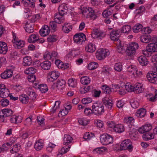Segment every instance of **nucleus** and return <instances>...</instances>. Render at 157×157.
<instances>
[{
	"instance_id": "nucleus-1",
	"label": "nucleus",
	"mask_w": 157,
	"mask_h": 157,
	"mask_svg": "<svg viewBox=\"0 0 157 157\" xmlns=\"http://www.w3.org/2000/svg\"><path fill=\"white\" fill-rule=\"evenodd\" d=\"M67 5L65 3L61 5L59 7V12L56 13L55 15V21L58 23L61 24L64 22V18L63 15L67 13L68 8Z\"/></svg>"
},
{
	"instance_id": "nucleus-2",
	"label": "nucleus",
	"mask_w": 157,
	"mask_h": 157,
	"mask_svg": "<svg viewBox=\"0 0 157 157\" xmlns=\"http://www.w3.org/2000/svg\"><path fill=\"white\" fill-rule=\"evenodd\" d=\"M81 10L82 15L86 18H89L91 20H94L98 17L97 14L91 7H81Z\"/></svg>"
},
{
	"instance_id": "nucleus-3",
	"label": "nucleus",
	"mask_w": 157,
	"mask_h": 157,
	"mask_svg": "<svg viewBox=\"0 0 157 157\" xmlns=\"http://www.w3.org/2000/svg\"><path fill=\"white\" fill-rule=\"evenodd\" d=\"M157 52V44L155 43L148 44L146 47V49L142 51V53L147 57L151 56L152 53Z\"/></svg>"
},
{
	"instance_id": "nucleus-4",
	"label": "nucleus",
	"mask_w": 157,
	"mask_h": 157,
	"mask_svg": "<svg viewBox=\"0 0 157 157\" xmlns=\"http://www.w3.org/2000/svg\"><path fill=\"white\" fill-rule=\"evenodd\" d=\"M139 46L136 43L131 42L128 46V59L133 60L136 50Z\"/></svg>"
},
{
	"instance_id": "nucleus-5",
	"label": "nucleus",
	"mask_w": 157,
	"mask_h": 157,
	"mask_svg": "<svg viewBox=\"0 0 157 157\" xmlns=\"http://www.w3.org/2000/svg\"><path fill=\"white\" fill-rule=\"evenodd\" d=\"M144 90L142 84L140 83H137L134 86L128 85V92H134L136 94H139L141 93Z\"/></svg>"
},
{
	"instance_id": "nucleus-6",
	"label": "nucleus",
	"mask_w": 157,
	"mask_h": 157,
	"mask_svg": "<svg viewBox=\"0 0 157 157\" xmlns=\"http://www.w3.org/2000/svg\"><path fill=\"white\" fill-rule=\"evenodd\" d=\"M110 54L109 50L107 49L100 48L96 53L97 58L98 59L101 60L105 59Z\"/></svg>"
},
{
	"instance_id": "nucleus-7",
	"label": "nucleus",
	"mask_w": 157,
	"mask_h": 157,
	"mask_svg": "<svg viewBox=\"0 0 157 157\" xmlns=\"http://www.w3.org/2000/svg\"><path fill=\"white\" fill-rule=\"evenodd\" d=\"M113 148L115 151H117L127 150L128 149V140H123L120 144L114 145Z\"/></svg>"
},
{
	"instance_id": "nucleus-8",
	"label": "nucleus",
	"mask_w": 157,
	"mask_h": 157,
	"mask_svg": "<svg viewBox=\"0 0 157 157\" xmlns=\"http://www.w3.org/2000/svg\"><path fill=\"white\" fill-rule=\"evenodd\" d=\"M101 143L104 145H107L113 143V139L110 135L107 134H104L100 136Z\"/></svg>"
},
{
	"instance_id": "nucleus-9",
	"label": "nucleus",
	"mask_w": 157,
	"mask_h": 157,
	"mask_svg": "<svg viewBox=\"0 0 157 157\" xmlns=\"http://www.w3.org/2000/svg\"><path fill=\"white\" fill-rule=\"evenodd\" d=\"M134 122V119L133 117H128V123L130 124V126L129 125H128L129 128H130V130L128 131L129 132V136L130 138L132 139H134L135 137L136 134V129L134 128L133 126V124Z\"/></svg>"
},
{
	"instance_id": "nucleus-10",
	"label": "nucleus",
	"mask_w": 157,
	"mask_h": 157,
	"mask_svg": "<svg viewBox=\"0 0 157 157\" xmlns=\"http://www.w3.org/2000/svg\"><path fill=\"white\" fill-rule=\"evenodd\" d=\"M73 40L75 43L77 44H82L83 41L86 40V36L84 33H79L74 36Z\"/></svg>"
},
{
	"instance_id": "nucleus-11",
	"label": "nucleus",
	"mask_w": 157,
	"mask_h": 157,
	"mask_svg": "<svg viewBox=\"0 0 157 157\" xmlns=\"http://www.w3.org/2000/svg\"><path fill=\"white\" fill-rule=\"evenodd\" d=\"M92 37L94 38H98L102 39L104 38L105 34V32L98 29H96L93 31L91 34Z\"/></svg>"
},
{
	"instance_id": "nucleus-12",
	"label": "nucleus",
	"mask_w": 157,
	"mask_h": 157,
	"mask_svg": "<svg viewBox=\"0 0 157 157\" xmlns=\"http://www.w3.org/2000/svg\"><path fill=\"white\" fill-rule=\"evenodd\" d=\"M10 95V92L4 84H0V96L2 98L7 97Z\"/></svg>"
},
{
	"instance_id": "nucleus-13",
	"label": "nucleus",
	"mask_w": 157,
	"mask_h": 157,
	"mask_svg": "<svg viewBox=\"0 0 157 157\" xmlns=\"http://www.w3.org/2000/svg\"><path fill=\"white\" fill-rule=\"evenodd\" d=\"M59 74L58 71H53L48 73L47 81L48 82H52L56 80L59 77Z\"/></svg>"
},
{
	"instance_id": "nucleus-14",
	"label": "nucleus",
	"mask_w": 157,
	"mask_h": 157,
	"mask_svg": "<svg viewBox=\"0 0 157 157\" xmlns=\"http://www.w3.org/2000/svg\"><path fill=\"white\" fill-rule=\"evenodd\" d=\"M117 46V51L119 53H123L125 52L127 53L128 50V46L124 45V44L122 45L121 41H118L116 43Z\"/></svg>"
},
{
	"instance_id": "nucleus-15",
	"label": "nucleus",
	"mask_w": 157,
	"mask_h": 157,
	"mask_svg": "<svg viewBox=\"0 0 157 157\" xmlns=\"http://www.w3.org/2000/svg\"><path fill=\"white\" fill-rule=\"evenodd\" d=\"M13 113V111L10 109H4L0 111V118L3 119L5 117H9Z\"/></svg>"
},
{
	"instance_id": "nucleus-16",
	"label": "nucleus",
	"mask_w": 157,
	"mask_h": 157,
	"mask_svg": "<svg viewBox=\"0 0 157 157\" xmlns=\"http://www.w3.org/2000/svg\"><path fill=\"white\" fill-rule=\"evenodd\" d=\"M136 74V68L133 65H131L128 67V76L129 78H134Z\"/></svg>"
},
{
	"instance_id": "nucleus-17",
	"label": "nucleus",
	"mask_w": 157,
	"mask_h": 157,
	"mask_svg": "<svg viewBox=\"0 0 157 157\" xmlns=\"http://www.w3.org/2000/svg\"><path fill=\"white\" fill-rule=\"evenodd\" d=\"M152 129L151 124H146L140 127L139 129V132L141 134L149 132Z\"/></svg>"
},
{
	"instance_id": "nucleus-18",
	"label": "nucleus",
	"mask_w": 157,
	"mask_h": 157,
	"mask_svg": "<svg viewBox=\"0 0 157 157\" xmlns=\"http://www.w3.org/2000/svg\"><path fill=\"white\" fill-rule=\"evenodd\" d=\"M13 43L15 44V47L18 49H20L23 47L25 45V42L22 40H17V39L16 36V34L13 33Z\"/></svg>"
},
{
	"instance_id": "nucleus-19",
	"label": "nucleus",
	"mask_w": 157,
	"mask_h": 157,
	"mask_svg": "<svg viewBox=\"0 0 157 157\" xmlns=\"http://www.w3.org/2000/svg\"><path fill=\"white\" fill-rule=\"evenodd\" d=\"M147 77L150 82L154 84H157V75L156 72H152L147 75Z\"/></svg>"
},
{
	"instance_id": "nucleus-20",
	"label": "nucleus",
	"mask_w": 157,
	"mask_h": 157,
	"mask_svg": "<svg viewBox=\"0 0 157 157\" xmlns=\"http://www.w3.org/2000/svg\"><path fill=\"white\" fill-rule=\"evenodd\" d=\"M66 83L65 81L63 79H59L57 81V83H54L53 85V88L55 89L57 88L58 89H61L64 87Z\"/></svg>"
},
{
	"instance_id": "nucleus-21",
	"label": "nucleus",
	"mask_w": 157,
	"mask_h": 157,
	"mask_svg": "<svg viewBox=\"0 0 157 157\" xmlns=\"http://www.w3.org/2000/svg\"><path fill=\"white\" fill-rule=\"evenodd\" d=\"M11 67H12L11 69L7 70L1 74V77L2 78L7 79L12 76L13 72L12 69H13L14 67L12 66H11Z\"/></svg>"
},
{
	"instance_id": "nucleus-22",
	"label": "nucleus",
	"mask_w": 157,
	"mask_h": 157,
	"mask_svg": "<svg viewBox=\"0 0 157 157\" xmlns=\"http://www.w3.org/2000/svg\"><path fill=\"white\" fill-rule=\"evenodd\" d=\"M29 20L27 21L25 23V31L28 33H32L33 32L34 24L33 23Z\"/></svg>"
},
{
	"instance_id": "nucleus-23",
	"label": "nucleus",
	"mask_w": 157,
	"mask_h": 157,
	"mask_svg": "<svg viewBox=\"0 0 157 157\" xmlns=\"http://www.w3.org/2000/svg\"><path fill=\"white\" fill-rule=\"evenodd\" d=\"M119 32L118 30H113L110 34L111 39L113 41H116L117 42L118 41H121L119 40L120 36Z\"/></svg>"
},
{
	"instance_id": "nucleus-24",
	"label": "nucleus",
	"mask_w": 157,
	"mask_h": 157,
	"mask_svg": "<svg viewBox=\"0 0 157 157\" xmlns=\"http://www.w3.org/2000/svg\"><path fill=\"white\" fill-rule=\"evenodd\" d=\"M50 32V30L48 26L47 25L44 26L40 30V35L43 36H45L48 35Z\"/></svg>"
},
{
	"instance_id": "nucleus-25",
	"label": "nucleus",
	"mask_w": 157,
	"mask_h": 157,
	"mask_svg": "<svg viewBox=\"0 0 157 157\" xmlns=\"http://www.w3.org/2000/svg\"><path fill=\"white\" fill-rule=\"evenodd\" d=\"M36 0H22V2L26 6L34 8L35 7Z\"/></svg>"
},
{
	"instance_id": "nucleus-26",
	"label": "nucleus",
	"mask_w": 157,
	"mask_h": 157,
	"mask_svg": "<svg viewBox=\"0 0 157 157\" xmlns=\"http://www.w3.org/2000/svg\"><path fill=\"white\" fill-rule=\"evenodd\" d=\"M44 146L43 141L41 140H39L36 141L34 145V148L37 151L41 150Z\"/></svg>"
},
{
	"instance_id": "nucleus-27",
	"label": "nucleus",
	"mask_w": 157,
	"mask_h": 157,
	"mask_svg": "<svg viewBox=\"0 0 157 157\" xmlns=\"http://www.w3.org/2000/svg\"><path fill=\"white\" fill-rule=\"evenodd\" d=\"M8 50L7 45L5 42L0 41V53L6 54Z\"/></svg>"
},
{
	"instance_id": "nucleus-28",
	"label": "nucleus",
	"mask_w": 157,
	"mask_h": 157,
	"mask_svg": "<svg viewBox=\"0 0 157 157\" xmlns=\"http://www.w3.org/2000/svg\"><path fill=\"white\" fill-rule=\"evenodd\" d=\"M113 130L116 132L121 133L124 130V126L121 124H117L114 126Z\"/></svg>"
},
{
	"instance_id": "nucleus-29",
	"label": "nucleus",
	"mask_w": 157,
	"mask_h": 157,
	"mask_svg": "<svg viewBox=\"0 0 157 157\" xmlns=\"http://www.w3.org/2000/svg\"><path fill=\"white\" fill-rule=\"evenodd\" d=\"M72 26L70 23H65L62 27L63 31L65 33H69L72 29Z\"/></svg>"
},
{
	"instance_id": "nucleus-30",
	"label": "nucleus",
	"mask_w": 157,
	"mask_h": 157,
	"mask_svg": "<svg viewBox=\"0 0 157 157\" xmlns=\"http://www.w3.org/2000/svg\"><path fill=\"white\" fill-rule=\"evenodd\" d=\"M32 60L31 58L29 56H26L24 58L23 65L25 66H29L32 63Z\"/></svg>"
},
{
	"instance_id": "nucleus-31",
	"label": "nucleus",
	"mask_w": 157,
	"mask_h": 157,
	"mask_svg": "<svg viewBox=\"0 0 157 157\" xmlns=\"http://www.w3.org/2000/svg\"><path fill=\"white\" fill-rule=\"evenodd\" d=\"M96 48L95 45L92 43L88 44L85 47L86 51L91 53L94 52L96 50Z\"/></svg>"
},
{
	"instance_id": "nucleus-32",
	"label": "nucleus",
	"mask_w": 157,
	"mask_h": 157,
	"mask_svg": "<svg viewBox=\"0 0 157 157\" xmlns=\"http://www.w3.org/2000/svg\"><path fill=\"white\" fill-rule=\"evenodd\" d=\"M138 60L139 63L142 66H145L148 63V61L146 57L143 56H141L138 57Z\"/></svg>"
},
{
	"instance_id": "nucleus-33",
	"label": "nucleus",
	"mask_w": 157,
	"mask_h": 157,
	"mask_svg": "<svg viewBox=\"0 0 157 157\" xmlns=\"http://www.w3.org/2000/svg\"><path fill=\"white\" fill-rule=\"evenodd\" d=\"M72 140V138L70 135L65 134L64 135L63 139V144L65 145H68L71 143Z\"/></svg>"
},
{
	"instance_id": "nucleus-34",
	"label": "nucleus",
	"mask_w": 157,
	"mask_h": 157,
	"mask_svg": "<svg viewBox=\"0 0 157 157\" xmlns=\"http://www.w3.org/2000/svg\"><path fill=\"white\" fill-rule=\"evenodd\" d=\"M25 91L26 93L30 97V98L33 99L36 98V95L35 93L33 91L31 88L30 87L26 88Z\"/></svg>"
},
{
	"instance_id": "nucleus-35",
	"label": "nucleus",
	"mask_w": 157,
	"mask_h": 157,
	"mask_svg": "<svg viewBox=\"0 0 157 157\" xmlns=\"http://www.w3.org/2000/svg\"><path fill=\"white\" fill-rule=\"evenodd\" d=\"M51 63L48 61H44L40 64L41 67L44 70H48L50 69L51 66Z\"/></svg>"
},
{
	"instance_id": "nucleus-36",
	"label": "nucleus",
	"mask_w": 157,
	"mask_h": 157,
	"mask_svg": "<svg viewBox=\"0 0 157 157\" xmlns=\"http://www.w3.org/2000/svg\"><path fill=\"white\" fill-rule=\"evenodd\" d=\"M140 40L142 43H147L151 40V37L149 35H143L140 37Z\"/></svg>"
},
{
	"instance_id": "nucleus-37",
	"label": "nucleus",
	"mask_w": 157,
	"mask_h": 157,
	"mask_svg": "<svg viewBox=\"0 0 157 157\" xmlns=\"http://www.w3.org/2000/svg\"><path fill=\"white\" fill-rule=\"evenodd\" d=\"M80 82L83 85H88L90 82V78L87 76H83L81 78Z\"/></svg>"
},
{
	"instance_id": "nucleus-38",
	"label": "nucleus",
	"mask_w": 157,
	"mask_h": 157,
	"mask_svg": "<svg viewBox=\"0 0 157 157\" xmlns=\"http://www.w3.org/2000/svg\"><path fill=\"white\" fill-rule=\"evenodd\" d=\"M143 138L145 140H148L154 139V134L151 132H147L143 135Z\"/></svg>"
},
{
	"instance_id": "nucleus-39",
	"label": "nucleus",
	"mask_w": 157,
	"mask_h": 157,
	"mask_svg": "<svg viewBox=\"0 0 157 157\" xmlns=\"http://www.w3.org/2000/svg\"><path fill=\"white\" fill-rule=\"evenodd\" d=\"M146 113L145 109H139L136 113V115L138 117H142L144 116Z\"/></svg>"
},
{
	"instance_id": "nucleus-40",
	"label": "nucleus",
	"mask_w": 157,
	"mask_h": 157,
	"mask_svg": "<svg viewBox=\"0 0 157 157\" xmlns=\"http://www.w3.org/2000/svg\"><path fill=\"white\" fill-rule=\"evenodd\" d=\"M39 39V37L38 35L33 34L29 36L28 39V41L29 43H33L38 41Z\"/></svg>"
},
{
	"instance_id": "nucleus-41",
	"label": "nucleus",
	"mask_w": 157,
	"mask_h": 157,
	"mask_svg": "<svg viewBox=\"0 0 157 157\" xmlns=\"http://www.w3.org/2000/svg\"><path fill=\"white\" fill-rule=\"evenodd\" d=\"M19 99L20 101L23 104H26L29 101V97L25 94H22L20 95Z\"/></svg>"
},
{
	"instance_id": "nucleus-42",
	"label": "nucleus",
	"mask_w": 157,
	"mask_h": 157,
	"mask_svg": "<svg viewBox=\"0 0 157 157\" xmlns=\"http://www.w3.org/2000/svg\"><path fill=\"white\" fill-rule=\"evenodd\" d=\"M113 10L110 9H107L105 10L102 13V15L104 17H107L113 13Z\"/></svg>"
},
{
	"instance_id": "nucleus-43",
	"label": "nucleus",
	"mask_w": 157,
	"mask_h": 157,
	"mask_svg": "<svg viewBox=\"0 0 157 157\" xmlns=\"http://www.w3.org/2000/svg\"><path fill=\"white\" fill-rule=\"evenodd\" d=\"M92 114L96 115H100L104 112V109H92Z\"/></svg>"
},
{
	"instance_id": "nucleus-44",
	"label": "nucleus",
	"mask_w": 157,
	"mask_h": 157,
	"mask_svg": "<svg viewBox=\"0 0 157 157\" xmlns=\"http://www.w3.org/2000/svg\"><path fill=\"white\" fill-rule=\"evenodd\" d=\"M36 70L34 67H30L26 68L25 72L26 74L34 75L36 72Z\"/></svg>"
},
{
	"instance_id": "nucleus-45",
	"label": "nucleus",
	"mask_w": 157,
	"mask_h": 157,
	"mask_svg": "<svg viewBox=\"0 0 157 157\" xmlns=\"http://www.w3.org/2000/svg\"><path fill=\"white\" fill-rule=\"evenodd\" d=\"M68 83L69 86L74 87L76 85L77 80L74 78H70L68 81Z\"/></svg>"
},
{
	"instance_id": "nucleus-46",
	"label": "nucleus",
	"mask_w": 157,
	"mask_h": 157,
	"mask_svg": "<svg viewBox=\"0 0 157 157\" xmlns=\"http://www.w3.org/2000/svg\"><path fill=\"white\" fill-rule=\"evenodd\" d=\"M94 136V134L91 132H86L83 136V138L86 140H88Z\"/></svg>"
},
{
	"instance_id": "nucleus-47",
	"label": "nucleus",
	"mask_w": 157,
	"mask_h": 157,
	"mask_svg": "<svg viewBox=\"0 0 157 157\" xmlns=\"http://www.w3.org/2000/svg\"><path fill=\"white\" fill-rule=\"evenodd\" d=\"M98 66V64L97 63L92 62L88 65V68L90 70H92L97 68Z\"/></svg>"
},
{
	"instance_id": "nucleus-48",
	"label": "nucleus",
	"mask_w": 157,
	"mask_h": 157,
	"mask_svg": "<svg viewBox=\"0 0 157 157\" xmlns=\"http://www.w3.org/2000/svg\"><path fill=\"white\" fill-rule=\"evenodd\" d=\"M143 26L140 24H137L132 28L133 31L135 33H137L142 29Z\"/></svg>"
},
{
	"instance_id": "nucleus-49",
	"label": "nucleus",
	"mask_w": 157,
	"mask_h": 157,
	"mask_svg": "<svg viewBox=\"0 0 157 157\" xmlns=\"http://www.w3.org/2000/svg\"><path fill=\"white\" fill-rule=\"evenodd\" d=\"M11 145V144L9 143H5L0 146L2 152H4L7 151Z\"/></svg>"
},
{
	"instance_id": "nucleus-50",
	"label": "nucleus",
	"mask_w": 157,
	"mask_h": 157,
	"mask_svg": "<svg viewBox=\"0 0 157 157\" xmlns=\"http://www.w3.org/2000/svg\"><path fill=\"white\" fill-rule=\"evenodd\" d=\"M58 37L56 35H52L49 36L47 38V40L49 42H53L56 41L58 40Z\"/></svg>"
},
{
	"instance_id": "nucleus-51",
	"label": "nucleus",
	"mask_w": 157,
	"mask_h": 157,
	"mask_svg": "<svg viewBox=\"0 0 157 157\" xmlns=\"http://www.w3.org/2000/svg\"><path fill=\"white\" fill-rule=\"evenodd\" d=\"M51 53V60L53 61L56 59H58L59 57L57 52L55 51H52Z\"/></svg>"
},
{
	"instance_id": "nucleus-52",
	"label": "nucleus",
	"mask_w": 157,
	"mask_h": 157,
	"mask_svg": "<svg viewBox=\"0 0 157 157\" xmlns=\"http://www.w3.org/2000/svg\"><path fill=\"white\" fill-rule=\"evenodd\" d=\"M103 105H104L105 107L112 108L113 105V102L110 100H106L104 102Z\"/></svg>"
},
{
	"instance_id": "nucleus-53",
	"label": "nucleus",
	"mask_w": 157,
	"mask_h": 157,
	"mask_svg": "<svg viewBox=\"0 0 157 157\" xmlns=\"http://www.w3.org/2000/svg\"><path fill=\"white\" fill-rule=\"evenodd\" d=\"M89 122V121L85 118H79L78 120V122L79 124L82 125H86Z\"/></svg>"
},
{
	"instance_id": "nucleus-54",
	"label": "nucleus",
	"mask_w": 157,
	"mask_h": 157,
	"mask_svg": "<svg viewBox=\"0 0 157 157\" xmlns=\"http://www.w3.org/2000/svg\"><path fill=\"white\" fill-rule=\"evenodd\" d=\"M42 93L46 92L48 90V87L46 85L41 84L39 89Z\"/></svg>"
},
{
	"instance_id": "nucleus-55",
	"label": "nucleus",
	"mask_w": 157,
	"mask_h": 157,
	"mask_svg": "<svg viewBox=\"0 0 157 157\" xmlns=\"http://www.w3.org/2000/svg\"><path fill=\"white\" fill-rule=\"evenodd\" d=\"M114 69L115 71L118 72L121 71L122 69V65L121 63H117L115 64Z\"/></svg>"
},
{
	"instance_id": "nucleus-56",
	"label": "nucleus",
	"mask_w": 157,
	"mask_h": 157,
	"mask_svg": "<svg viewBox=\"0 0 157 157\" xmlns=\"http://www.w3.org/2000/svg\"><path fill=\"white\" fill-rule=\"evenodd\" d=\"M54 21H52L50 22V25L51 26L52 29L53 31H55L57 29V25L56 23H58L55 21V16H54Z\"/></svg>"
},
{
	"instance_id": "nucleus-57",
	"label": "nucleus",
	"mask_w": 157,
	"mask_h": 157,
	"mask_svg": "<svg viewBox=\"0 0 157 157\" xmlns=\"http://www.w3.org/2000/svg\"><path fill=\"white\" fill-rule=\"evenodd\" d=\"M145 10V9L144 6H140L136 10L135 12L137 14H140L144 12Z\"/></svg>"
},
{
	"instance_id": "nucleus-58",
	"label": "nucleus",
	"mask_w": 157,
	"mask_h": 157,
	"mask_svg": "<svg viewBox=\"0 0 157 157\" xmlns=\"http://www.w3.org/2000/svg\"><path fill=\"white\" fill-rule=\"evenodd\" d=\"M102 89L104 92L106 94H109L111 92L110 88L106 85L102 86Z\"/></svg>"
},
{
	"instance_id": "nucleus-59",
	"label": "nucleus",
	"mask_w": 157,
	"mask_h": 157,
	"mask_svg": "<svg viewBox=\"0 0 157 157\" xmlns=\"http://www.w3.org/2000/svg\"><path fill=\"white\" fill-rule=\"evenodd\" d=\"M104 105L101 102L99 101H97L94 103L92 105V108H96V107L104 108Z\"/></svg>"
},
{
	"instance_id": "nucleus-60",
	"label": "nucleus",
	"mask_w": 157,
	"mask_h": 157,
	"mask_svg": "<svg viewBox=\"0 0 157 157\" xmlns=\"http://www.w3.org/2000/svg\"><path fill=\"white\" fill-rule=\"evenodd\" d=\"M70 147L71 146H69L68 147H62L59 151V153L61 154H65L69 150Z\"/></svg>"
},
{
	"instance_id": "nucleus-61",
	"label": "nucleus",
	"mask_w": 157,
	"mask_h": 157,
	"mask_svg": "<svg viewBox=\"0 0 157 157\" xmlns=\"http://www.w3.org/2000/svg\"><path fill=\"white\" fill-rule=\"evenodd\" d=\"M0 103L3 107H5L9 104V101L7 99H2L0 101Z\"/></svg>"
},
{
	"instance_id": "nucleus-62",
	"label": "nucleus",
	"mask_w": 157,
	"mask_h": 157,
	"mask_svg": "<svg viewBox=\"0 0 157 157\" xmlns=\"http://www.w3.org/2000/svg\"><path fill=\"white\" fill-rule=\"evenodd\" d=\"M71 109H63L59 111V115H61L62 116H65L67 115L68 113V110H70Z\"/></svg>"
},
{
	"instance_id": "nucleus-63",
	"label": "nucleus",
	"mask_w": 157,
	"mask_h": 157,
	"mask_svg": "<svg viewBox=\"0 0 157 157\" xmlns=\"http://www.w3.org/2000/svg\"><path fill=\"white\" fill-rule=\"evenodd\" d=\"M33 117L30 116L26 118L25 122V124L27 126H29L31 124Z\"/></svg>"
},
{
	"instance_id": "nucleus-64",
	"label": "nucleus",
	"mask_w": 157,
	"mask_h": 157,
	"mask_svg": "<svg viewBox=\"0 0 157 157\" xmlns=\"http://www.w3.org/2000/svg\"><path fill=\"white\" fill-rule=\"evenodd\" d=\"M41 17L40 15L39 14H36L33 16L30 21L32 23H33L35 21L40 19Z\"/></svg>"
}]
</instances>
